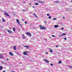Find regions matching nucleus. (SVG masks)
<instances>
[{"instance_id": "obj_1", "label": "nucleus", "mask_w": 72, "mask_h": 72, "mask_svg": "<svg viewBox=\"0 0 72 72\" xmlns=\"http://www.w3.org/2000/svg\"><path fill=\"white\" fill-rule=\"evenodd\" d=\"M40 30H46V28L44 26H41L40 27Z\"/></svg>"}, {"instance_id": "obj_2", "label": "nucleus", "mask_w": 72, "mask_h": 72, "mask_svg": "<svg viewBox=\"0 0 72 72\" xmlns=\"http://www.w3.org/2000/svg\"><path fill=\"white\" fill-rule=\"evenodd\" d=\"M4 15H6L7 17H9V15L8 14V13L7 12H4Z\"/></svg>"}, {"instance_id": "obj_3", "label": "nucleus", "mask_w": 72, "mask_h": 72, "mask_svg": "<svg viewBox=\"0 0 72 72\" xmlns=\"http://www.w3.org/2000/svg\"><path fill=\"white\" fill-rule=\"evenodd\" d=\"M4 57L2 55L0 54V59H3V58H4Z\"/></svg>"}, {"instance_id": "obj_4", "label": "nucleus", "mask_w": 72, "mask_h": 72, "mask_svg": "<svg viewBox=\"0 0 72 72\" xmlns=\"http://www.w3.org/2000/svg\"><path fill=\"white\" fill-rule=\"evenodd\" d=\"M9 54L10 55H13V53L11 52H9Z\"/></svg>"}, {"instance_id": "obj_5", "label": "nucleus", "mask_w": 72, "mask_h": 72, "mask_svg": "<svg viewBox=\"0 0 72 72\" xmlns=\"http://www.w3.org/2000/svg\"><path fill=\"white\" fill-rule=\"evenodd\" d=\"M38 3H44V2L42 1H38Z\"/></svg>"}, {"instance_id": "obj_6", "label": "nucleus", "mask_w": 72, "mask_h": 72, "mask_svg": "<svg viewBox=\"0 0 72 72\" xmlns=\"http://www.w3.org/2000/svg\"><path fill=\"white\" fill-rule=\"evenodd\" d=\"M22 37L23 39H25V36L23 34L22 35Z\"/></svg>"}, {"instance_id": "obj_7", "label": "nucleus", "mask_w": 72, "mask_h": 72, "mask_svg": "<svg viewBox=\"0 0 72 72\" xmlns=\"http://www.w3.org/2000/svg\"><path fill=\"white\" fill-rule=\"evenodd\" d=\"M25 34H26V35H31V34L30 33L27 32V33H26Z\"/></svg>"}, {"instance_id": "obj_8", "label": "nucleus", "mask_w": 72, "mask_h": 72, "mask_svg": "<svg viewBox=\"0 0 72 72\" xmlns=\"http://www.w3.org/2000/svg\"><path fill=\"white\" fill-rule=\"evenodd\" d=\"M65 35H66V33H62L61 34V36H65Z\"/></svg>"}, {"instance_id": "obj_9", "label": "nucleus", "mask_w": 72, "mask_h": 72, "mask_svg": "<svg viewBox=\"0 0 72 72\" xmlns=\"http://www.w3.org/2000/svg\"><path fill=\"white\" fill-rule=\"evenodd\" d=\"M2 21L3 22H5V21L4 18H2Z\"/></svg>"}, {"instance_id": "obj_10", "label": "nucleus", "mask_w": 72, "mask_h": 72, "mask_svg": "<svg viewBox=\"0 0 72 72\" xmlns=\"http://www.w3.org/2000/svg\"><path fill=\"white\" fill-rule=\"evenodd\" d=\"M59 27V26L57 25H55V28H57V27Z\"/></svg>"}, {"instance_id": "obj_11", "label": "nucleus", "mask_w": 72, "mask_h": 72, "mask_svg": "<svg viewBox=\"0 0 72 72\" xmlns=\"http://www.w3.org/2000/svg\"><path fill=\"white\" fill-rule=\"evenodd\" d=\"M8 31L9 33H12V31H10V30H8Z\"/></svg>"}, {"instance_id": "obj_12", "label": "nucleus", "mask_w": 72, "mask_h": 72, "mask_svg": "<svg viewBox=\"0 0 72 72\" xmlns=\"http://www.w3.org/2000/svg\"><path fill=\"white\" fill-rule=\"evenodd\" d=\"M24 47L26 48H29V46H24Z\"/></svg>"}, {"instance_id": "obj_13", "label": "nucleus", "mask_w": 72, "mask_h": 72, "mask_svg": "<svg viewBox=\"0 0 72 72\" xmlns=\"http://www.w3.org/2000/svg\"><path fill=\"white\" fill-rule=\"evenodd\" d=\"M23 54H24V55H28L26 54V53L25 51L23 52Z\"/></svg>"}, {"instance_id": "obj_14", "label": "nucleus", "mask_w": 72, "mask_h": 72, "mask_svg": "<svg viewBox=\"0 0 72 72\" xmlns=\"http://www.w3.org/2000/svg\"><path fill=\"white\" fill-rule=\"evenodd\" d=\"M62 63V62L60 60L58 62V63H59V64H61Z\"/></svg>"}, {"instance_id": "obj_15", "label": "nucleus", "mask_w": 72, "mask_h": 72, "mask_svg": "<svg viewBox=\"0 0 72 72\" xmlns=\"http://www.w3.org/2000/svg\"><path fill=\"white\" fill-rule=\"evenodd\" d=\"M3 66H0V70H1L3 69Z\"/></svg>"}, {"instance_id": "obj_16", "label": "nucleus", "mask_w": 72, "mask_h": 72, "mask_svg": "<svg viewBox=\"0 0 72 72\" xmlns=\"http://www.w3.org/2000/svg\"><path fill=\"white\" fill-rule=\"evenodd\" d=\"M54 3H59V1H55L54 2Z\"/></svg>"}, {"instance_id": "obj_17", "label": "nucleus", "mask_w": 72, "mask_h": 72, "mask_svg": "<svg viewBox=\"0 0 72 72\" xmlns=\"http://www.w3.org/2000/svg\"><path fill=\"white\" fill-rule=\"evenodd\" d=\"M16 46H14V50H16Z\"/></svg>"}, {"instance_id": "obj_18", "label": "nucleus", "mask_w": 72, "mask_h": 72, "mask_svg": "<svg viewBox=\"0 0 72 72\" xmlns=\"http://www.w3.org/2000/svg\"><path fill=\"white\" fill-rule=\"evenodd\" d=\"M33 15L35 16L37 18V15H36V14H35L34 13L33 14Z\"/></svg>"}, {"instance_id": "obj_19", "label": "nucleus", "mask_w": 72, "mask_h": 72, "mask_svg": "<svg viewBox=\"0 0 72 72\" xmlns=\"http://www.w3.org/2000/svg\"><path fill=\"white\" fill-rule=\"evenodd\" d=\"M50 51L51 53H52V52H53V50H52L51 49H50Z\"/></svg>"}, {"instance_id": "obj_20", "label": "nucleus", "mask_w": 72, "mask_h": 72, "mask_svg": "<svg viewBox=\"0 0 72 72\" xmlns=\"http://www.w3.org/2000/svg\"><path fill=\"white\" fill-rule=\"evenodd\" d=\"M35 5H39V3H35Z\"/></svg>"}, {"instance_id": "obj_21", "label": "nucleus", "mask_w": 72, "mask_h": 72, "mask_svg": "<svg viewBox=\"0 0 72 72\" xmlns=\"http://www.w3.org/2000/svg\"><path fill=\"white\" fill-rule=\"evenodd\" d=\"M57 19L55 18H53V21H55Z\"/></svg>"}, {"instance_id": "obj_22", "label": "nucleus", "mask_w": 72, "mask_h": 72, "mask_svg": "<svg viewBox=\"0 0 72 72\" xmlns=\"http://www.w3.org/2000/svg\"><path fill=\"white\" fill-rule=\"evenodd\" d=\"M63 39H64V40H67V38H63Z\"/></svg>"}, {"instance_id": "obj_23", "label": "nucleus", "mask_w": 72, "mask_h": 72, "mask_svg": "<svg viewBox=\"0 0 72 72\" xmlns=\"http://www.w3.org/2000/svg\"><path fill=\"white\" fill-rule=\"evenodd\" d=\"M49 62L48 61V60H47L46 61V63H49Z\"/></svg>"}, {"instance_id": "obj_24", "label": "nucleus", "mask_w": 72, "mask_h": 72, "mask_svg": "<svg viewBox=\"0 0 72 72\" xmlns=\"http://www.w3.org/2000/svg\"><path fill=\"white\" fill-rule=\"evenodd\" d=\"M1 63H2V64H5V63L3 61L1 62Z\"/></svg>"}, {"instance_id": "obj_25", "label": "nucleus", "mask_w": 72, "mask_h": 72, "mask_svg": "<svg viewBox=\"0 0 72 72\" xmlns=\"http://www.w3.org/2000/svg\"><path fill=\"white\" fill-rule=\"evenodd\" d=\"M44 61L45 62H46V61H47V60L46 59H45Z\"/></svg>"}, {"instance_id": "obj_26", "label": "nucleus", "mask_w": 72, "mask_h": 72, "mask_svg": "<svg viewBox=\"0 0 72 72\" xmlns=\"http://www.w3.org/2000/svg\"><path fill=\"white\" fill-rule=\"evenodd\" d=\"M51 18V16H50L48 17V18L49 19Z\"/></svg>"}, {"instance_id": "obj_27", "label": "nucleus", "mask_w": 72, "mask_h": 72, "mask_svg": "<svg viewBox=\"0 0 72 72\" xmlns=\"http://www.w3.org/2000/svg\"><path fill=\"white\" fill-rule=\"evenodd\" d=\"M44 22L45 23H47V22L46 21H44Z\"/></svg>"}, {"instance_id": "obj_28", "label": "nucleus", "mask_w": 72, "mask_h": 72, "mask_svg": "<svg viewBox=\"0 0 72 72\" xmlns=\"http://www.w3.org/2000/svg\"><path fill=\"white\" fill-rule=\"evenodd\" d=\"M68 67H70V68H72V67L70 66H68Z\"/></svg>"}, {"instance_id": "obj_29", "label": "nucleus", "mask_w": 72, "mask_h": 72, "mask_svg": "<svg viewBox=\"0 0 72 72\" xmlns=\"http://www.w3.org/2000/svg\"><path fill=\"white\" fill-rule=\"evenodd\" d=\"M16 21L17 22L19 21V20H18V19H16Z\"/></svg>"}, {"instance_id": "obj_30", "label": "nucleus", "mask_w": 72, "mask_h": 72, "mask_svg": "<svg viewBox=\"0 0 72 72\" xmlns=\"http://www.w3.org/2000/svg\"><path fill=\"white\" fill-rule=\"evenodd\" d=\"M15 28H13V31H15Z\"/></svg>"}, {"instance_id": "obj_31", "label": "nucleus", "mask_w": 72, "mask_h": 72, "mask_svg": "<svg viewBox=\"0 0 72 72\" xmlns=\"http://www.w3.org/2000/svg\"><path fill=\"white\" fill-rule=\"evenodd\" d=\"M25 24H27V22L26 21H25Z\"/></svg>"}, {"instance_id": "obj_32", "label": "nucleus", "mask_w": 72, "mask_h": 72, "mask_svg": "<svg viewBox=\"0 0 72 72\" xmlns=\"http://www.w3.org/2000/svg\"><path fill=\"white\" fill-rule=\"evenodd\" d=\"M18 24H19V25H21V24H20V23H19V22H18Z\"/></svg>"}, {"instance_id": "obj_33", "label": "nucleus", "mask_w": 72, "mask_h": 72, "mask_svg": "<svg viewBox=\"0 0 72 72\" xmlns=\"http://www.w3.org/2000/svg\"><path fill=\"white\" fill-rule=\"evenodd\" d=\"M18 24H19V25H21V24H20V23H19V22H18Z\"/></svg>"}, {"instance_id": "obj_34", "label": "nucleus", "mask_w": 72, "mask_h": 72, "mask_svg": "<svg viewBox=\"0 0 72 72\" xmlns=\"http://www.w3.org/2000/svg\"><path fill=\"white\" fill-rule=\"evenodd\" d=\"M18 24H19V25H21V24H20V23H19V22H18Z\"/></svg>"}, {"instance_id": "obj_35", "label": "nucleus", "mask_w": 72, "mask_h": 72, "mask_svg": "<svg viewBox=\"0 0 72 72\" xmlns=\"http://www.w3.org/2000/svg\"><path fill=\"white\" fill-rule=\"evenodd\" d=\"M52 37H55V36L54 35H52Z\"/></svg>"}, {"instance_id": "obj_36", "label": "nucleus", "mask_w": 72, "mask_h": 72, "mask_svg": "<svg viewBox=\"0 0 72 72\" xmlns=\"http://www.w3.org/2000/svg\"><path fill=\"white\" fill-rule=\"evenodd\" d=\"M55 47H57V48H58V47H59V46H57V45H56Z\"/></svg>"}, {"instance_id": "obj_37", "label": "nucleus", "mask_w": 72, "mask_h": 72, "mask_svg": "<svg viewBox=\"0 0 72 72\" xmlns=\"http://www.w3.org/2000/svg\"><path fill=\"white\" fill-rule=\"evenodd\" d=\"M39 27H42V25H39Z\"/></svg>"}, {"instance_id": "obj_38", "label": "nucleus", "mask_w": 72, "mask_h": 72, "mask_svg": "<svg viewBox=\"0 0 72 72\" xmlns=\"http://www.w3.org/2000/svg\"><path fill=\"white\" fill-rule=\"evenodd\" d=\"M50 65H51V66H53V64H50Z\"/></svg>"}, {"instance_id": "obj_39", "label": "nucleus", "mask_w": 72, "mask_h": 72, "mask_svg": "<svg viewBox=\"0 0 72 72\" xmlns=\"http://www.w3.org/2000/svg\"><path fill=\"white\" fill-rule=\"evenodd\" d=\"M47 16H50V15H49L48 14H47Z\"/></svg>"}, {"instance_id": "obj_40", "label": "nucleus", "mask_w": 72, "mask_h": 72, "mask_svg": "<svg viewBox=\"0 0 72 72\" xmlns=\"http://www.w3.org/2000/svg\"><path fill=\"white\" fill-rule=\"evenodd\" d=\"M32 8H35V6H33Z\"/></svg>"}, {"instance_id": "obj_41", "label": "nucleus", "mask_w": 72, "mask_h": 72, "mask_svg": "<svg viewBox=\"0 0 72 72\" xmlns=\"http://www.w3.org/2000/svg\"><path fill=\"white\" fill-rule=\"evenodd\" d=\"M64 29V28H61V30H63Z\"/></svg>"}, {"instance_id": "obj_42", "label": "nucleus", "mask_w": 72, "mask_h": 72, "mask_svg": "<svg viewBox=\"0 0 72 72\" xmlns=\"http://www.w3.org/2000/svg\"><path fill=\"white\" fill-rule=\"evenodd\" d=\"M22 11H23V12H25V10H22Z\"/></svg>"}, {"instance_id": "obj_43", "label": "nucleus", "mask_w": 72, "mask_h": 72, "mask_svg": "<svg viewBox=\"0 0 72 72\" xmlns=\"http://www.w3.org/2000/svg\"><path fill=\"white\" fill-rule=\"evenodd\" d=\"M25 52H26V53H28V51H25Z\"/></svg>"}, {"instance_id": "obj_44", "label": "nucleus", "mask_w": 72, "mask_h": 72, "mask_svg": "<svg viewBox=\"0 0 72 72\" xmlns=\"http://www.w3.org/2000/svg\"><path fill=\"white\" fill-rule=\"evenodd\" d=\"M46 54H48V52H46Z\"/></svg>"}, {"instance_id": "obj_45", "label": "nucleus", "mask_w": 72, "mask_h": 72, "mask_svg": "<svg viewBox=\"0 0 72 72\" xmlns=\"http://www.w3.org/2000/svg\"><path fill=\"white\" fill-rule=\"evenodd\" d=\"M12 72H15V71H12Z\"/></svg>"}, {"instance_id": "obj_46", "label": "nucleus", "mask_w": 72, "mask_h": 72, "mask_svg": "<svg viewBox=\"0 0 72 72\" xmlns=\"http://www.w3.org/2000/svg\"><path fill=\"white\" fill-rule=\"evenodd\" d=\"M31 37V35H30V37Z\"/></svg>"}, {"instance_id": "obj_47", "label": "nucleus", "mask_w": 72, "mask_h": 72, "mask_svg": "<svg viewBox=\"0 0 72 72\" xmlns=\"http://www.w3.org/2000/svg\"><path fill=\"white\" fill-rule=\"evenodd\" d=\"M63 18H64V17H63Z\"/></svg>"}, {"instance_id": "obj_48", "label": "nucleus", "mask_w": 72, "mask_h": 72, "mask_svg": "<svg viewBox=\"0 0 72 72\" xmlns=\"http://www.w3.org/2000/svg\"><path fill=\"white\" fill-rule=\"evenodd\" d=\"M7 60H9V59H8V58H7Z\"/></svg>"}, {"instance_id": "obj_49", "label": "nucleus", "mask_w": 72, "mask_h": 72, "mask_svg": "<svg viewBox=\"0 0 72 72\" xmlns=\"http://www.w3.org/2000/svg\"><path fill=\"white\" fill-rule=\"evenodd\" d=\"M29 5H31V3H30Z\"/></svg>"}, {"instance_id": "obj_50", "label": "nucleus", "mask_w": 72, "mask_h": 72, "mask_svg": "<svg viewBox=\"0 0 72 72\" xmlns=\"http://www.w3.org/2000/svg\"><path fill=\"white\" fill-rule=\"evenodd\" d=\"M34 0V1H36V0Z\"/></svg>"}, {"instance_id": "obj_51", "label": "nucleus", "mask_w": 72, "mask_h": 72, "mask_svg": "<svg viewBox=\"0 0 72 72\" xmlns=\"http://www.w3.org/2000/svg\"><path fill=\"white\" fill-rule=\"evenodd\" d=\"M17 22V23H18V22H19V21H18Z\"/></svg>"}, {"instance_id": "obj_52", "label": "nucleus", "mask_w": 72, "mask_h": 72, "mask_svg": "<svg viewBox=\"0 0 72 72\" xmlns=\"http://www.w3.org/2000/svg\"><path fill=\"white\" fill-rule=\"evenodd\" d=\"M61 36V35L60 36Z\"/></svg>"}, {"instance_id": "obj_53", "label": "nucleus", "mask_w": 72, "mask_h": 72, "mask_svg": "<svg viewBox=\"0 0 72 72\" xmlns=\"http://www.w3.org/2000/svg\"><path fill=\"white\" fill-rule=\"evenodd\" d=\"M71 2H72V1H71Z\"/></svg>"}]
</instances>
